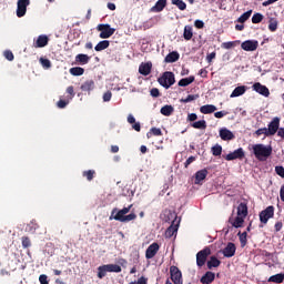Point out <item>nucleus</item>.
<instances>
[{
    "label": "nucleus",
    "mask_w": 284,
    "mask_h": 284,
    "mask_svg": "<svg viewBox=\"0 0 284 284\" xmlns=\"http://www.w3.org/2000/svg\"><path fill=\"white\" fill-rule=\"evenodd\" d=\"M130 210H132V204L129 206H124L122 210H119L114 207L111 211V215L109 217V221H119L120 223H130V221H136L135 213H130ZM129 214V215H126Z\"/></svg>",
    "instance_id": "f257e3e1"
},
{
    "label": "nucleus",
    "mask_w": 284,
    "mask_h": 284,
    "mask_svg": "<svg viewBox=\"0 0 284 284\" xmlns=\"http://www.w3.org/2000/svg\"><path fill=\"white\" fill-rule=\"evenodd\" d=\"M253 154L257 161H264L272 156V145L265 146V144H255L253 145Z\"/></svg>",
    "instance_id": "f03ea898"
},
{
    "label": "nucleus",
    "mask_w": 284,
    "mask_h": 284,
    "mask_svg": "<svg viewBox=\"0 0 284 284\" xmlns=\"http://www.w3.org/2000/svg\"><path fill=\"white\" fill-rule=\"evenodd\" d=\"M158 83L162 85V88H165V90H169V88H172L173 83H176V80L174 78V73L171 71H165L162 77L158 79Z\"/></svg>",
    "instance_id": "7ed1b4c3"
},
{
    "label": "nucleus",
    "mask_w": 284,
    "mask_h": 284,
    "mask_svg": "<svg viewBox=\"0 0 284 284\" xmlns=\"http://www.w3.org/2000/svg\"><path fill=\"white\" fill-rule=\"evenodd\" d=\"M97 30L100 32V39H110L116 32V29L110 27V24H99Z\"/></svg>",
    "instance_id": "20e7f679"
},
{
    "label": "nucleus",
    "mask_w": 284,
    "mask_h": 284,
    "mask_svg": "<svg viewBox=\"0 0 284 284\" xmlns=\"http://www.w3.org/2000/svg\"><path fill=\"white\" fill-rule=\"evenodd\" d=\"M212 254V250L210 247H204L202 251L197 252L196 254V265L197 267H203L207 261V256Z\"/></svg>",
    "instance_id": "39448f33"
},
{
    "label": "nucleus",
    "mask_w": 284,
    "mask_h": 284,
    "mask_svg": "<svg viewBox=\"0 0 284 284\" xmlns=\"http://www.w3.org/2000/svg\"><path fill=\"white\" fill-rule=\"evenodd\" d=\"M170 276L174 284H183V273H181L178 266L173 265L170 267Z\"/></svg>",
    "instance_id": "423d86ee"
},
{
    "label": "nucleus",
    "mask_w": 284,
    "mask_h": 284,
    "mask_svg": "<svg viewBox=\"0 0 284 284\" xmlns=\"http://www.w3.org/2000/svg\"><path fill=\"white\" fill-rule=\"evenodd\" d=\"M281 128V118L275 116L273 120L268 123V128H266L268 136H274L276 132H278Z\"/></svg>",
    "instance_id": "0eeeda50"
},
{
    "label": "nucleus",
    "mask_w": 284,
    "mask_h": 284,
    "mask_svg": "<svg viewBox=\"0 0 284 284\" xmlns=\"http://www.w3.org/2000/svg\"><path fill=\"white\" fill-rule=\"evenodd\" d=\"M270 219H274V206H267L265 210H263L260 213V221L261 223H263L264 225H266L267 221H270Z\"/></svg>",
    "instance_id": "6e6552de"
},
{
    "label": "nucleus",
    "mask_w": 284,
    "mask_h": 284,
    "mask_svg": "<svg viewBox=\"0 0 284 284\" xmlns=\"http://www.w3.org/2000/svg\"><path fill=\"white\" fill-rule=\"evenodd\" d=\"M28 6H30V0H18L17 2V17L21 19V17H26L28 12Z\"/></svg>",
    "instance_id": "1a4fd4ad"
},
{
    "label": "nucleus",
    "mask_w": 284,
    "mask_h": 284,
    "mask_svg": "<svg viewBox=\"0 0 284 284\" xmlns=\"http://www.w3.org/2000/svg\"><path fill=\"white\" fill-rule=\"evenodd\" d=\"M236 159H239L240 161H243V159H245V151L243 150V148H239L234 152H231L225 156V161H236Z\"/></svg>",
    "instance_id": "9d476101"
},
{
    "label": "nucleus",
    "mask_w": 284,
    "mask_h": 284,
    "mask_svg": "<svg viewBox=\"0 0 284 284\" xmlns=\"http://www.w3.org/2000/svg\"><path fill=\"white\" fill-rule=\"evenodd\" d=\"M242 50L245 52H254L258 49V41L256 40H246L241 44Z\"/></svg>",
    "instance_id": "9b49d317"
},
{
    "label": "nucleus",
    "mask_w": 284,
    "mask_h": 284,
    "mask_svg": "<svg viewBox=\"0 0 284 284\" xmlns=\"http://www.w3.org/2000/svg\"><path fill=\"white\" fill-rule=\"evenodd\" d=\"M222 254L225 258H232L236 254V244L229 242L227 245L222 250Z\"/></svg>",
    "instance_id": "f8f14e48"
},
{
    "label": "nucleus",
    "mask_w": 284,
    "mask_h": 284,
    "mask_svg": "<svg viewBox=\"0 0 284 284\" xmlns=\"http://www.w3.org/2000/svg\"><path fill=\"white\" fill-rule=\"evenodd\" d=\"M160 246L159 243L154 242L145 251V258H154L156 254L159 253Z\"/></svg>",
    "instance_id": "ddd939ff"
},
{
    "label": "nucleus",
    "mask_w": 284,
    "mask_h": 284,
    "mask_svg": "<svg viewBox=\"0 0 284 284\" xmlns=\"http://www.w3.org/2000/svg\"><path fill=\"white\" fill-rule=\"evenodd\" d=\"M220 138L222 139V141H234L235 135L227 128H222L220 129Z\"/></svg>",
    "instance_id": "4468645a"
},
{
    "label": "nucleus",
    "mask_w": 284,
    "mask_h": 284,
    "mask_svg": "<svg viewBox=\"0 0 284 284\" xmlns=\"http://www.w3.org/2000/svg\"><path fill=\"white\" fill-rule=\"evenodd\" d=\"M253 90L257 92V94H262V97H270V89L260 82L253 84Z\"/></svg>",
    "instance_id": "2eb2a0df"
},
{
    "label": "nucleus",
    "mask_w": 284,
    "mask_h": 284,
    "mask_svg": "<svg viewBox=\"0 0 284 284\" xmlns=\"http://www.w3.org/2000/svg\"><path fill=\"white\" fill-rule=\"evenodd\" d=\"M139 72L142 77H148L152 72V62H142L139 67Z\"/></svg>",
    "instance_id": "dca6fc26"
},
{
    "label": "nucleus",
    "mask_w": 284,
    "mask_h": 284,
    "mask_svg": "<svg viewBox=\"0 0 284 284\" xmlns=\"http://www.w3.org/2000/svg\"><path fill=\"white\" fill-rule=\"evenodd\" d=\"M205 179H207V169L197 171L195 173V181H194L195 185H201V183H203Z\"/></svg>",
    "instance_id": "f3484780"
},
{
    "label": "nucleus",
    "mask_w": 284,
    "mask_h": 284,
    "mask_svg": "<svg viewBox=\"0 0 284 284\" xmlns=\"http://www.w3.org/2000/svg\"><path fill=\"white\" fill-rule=\"evenodd\" d=\"M214 278H216V274L207 271L200 280L202 284H212L214 283Z\"/></svg>",
    "instance_id": "a211bd4d"
},
{
    "label": "nucleus",
    "mask_w": 284,
    "mask_h": 284,
    "mask_svg": "<svg viewBox=\"0 0 284 284\" xmlns=\"http://www.w3.org/2000/svg\"><path fill=\"white\" fill-rule=\"evenodd\" d=\"M229 223H231L232 227H243V224L245 223V217H242L241 215H237L235 219L230 217Z\"/></svg>",
    "instance_id": "6ab92c4d"
},
{
    "label": "nucleus",
    "mask_w": 284,
    "mask_h": 284,
    "mask_svg": "<svg viewBox=\"0 0 284 284\" xmlns=\"http://www.w3.org/2000/svg\"><path fill=\"white\" fill-rule=\"evenodd\" d=\"M168 6V0H158L155 6L151 8V12H163Z\"/></svg>",
    "instance_id": "aec40b11"
},
{
    "label": "nucleus",
    "mask_w": 284,
    "mask_h": 284,
    "mask_svg": "<svg viewBox=\"0 0 284 284\" xmlns=\"http://www.w3.org/2000/svg\"><path fill=\"white\" fill-rule=\"evenodd\" d=\"M75 63L79 65H88V63H90V57L84 53H79L75 55Z\"/></svg>",
    "instance_id": "412c9836"
},
{
    "label": "nucleus",
    "mask_w": 284,
    "mask_h": 284,
    "mask_svg": "<svg viewBox=\"0 0 284 284\" xmlns=\"http://www.w3.org/2000/svg\"><path fill=\"white\" fill-rule=\"evenodd\" d=\"M245 92H247V87H245V85L236 87L233 90V92L231 93V99H234L236 97H243V94H245Z\"/></svg>",
    "instance_id": "4be33fe9"
},
{
    "label": "nucleus",
    "mask_w": 284,
    "mask_h": 284,
    "mask_svg": "<svg viewBox=\"0 0 284 284\" xmlns=\"http://www.w3.org/2000/svg\"><path fill=\"white\" fill-rule=\"evenodd\" d=\"M179 59H181V55L176 51H172L165 57L164 61L165 63H176Z\"/></svg>",
    "instance_id": "5701e85b"
},
{
    "label": "nucleus",
    "mask_w": 284,
    "mask_h": 284,
    "mask_svg": "<svg viewBox=\"0 0 284 284\" xmlns=\"http://www.w3.org/2000/svg\"><path fill=\"white\" fill-rule=\"evenodd\" d=\"M179 232V224H171L165 231V239H172Z\"/></svg>",
    "instance_id": "b1692460"
},
{
    "label": "nucleus",
    "mask_w": 284,
    "mask_h": 284,
    "mask_svg": "<svg viewBox=\"0 0 284 284\" xmlns=\"http://www.w3.org/2000/svg\"><path fill=\"white\" fill-rule=\"evenodd\" d=\"M237 216H242V219H245L247 216V203L242 202L239 204Z\"/></svg>",
    "instance_id": "393cba45"
},
{
    "label": "nucleus",
    "mask_w": 284,
    "mask_h": 284,
    "mask_svg": "<svg viewBox=\"0 0 284 284\" xmlns=\"http://www.w3.org/2000/svg\"><path fill=\"white\" fill-rule=\"evenodd\" d=\"M82 92H92L94 90V80H87L81 84Z\"/></svg>",
    "instance_id": "a878e982"
},
{
    "label": "nucleus",
    "mask_w": 284,
    "mask_h": 284,
    "mask_svg": "<svg viewBox=\"0 0 284 284\" xmlns=\"http://www.w3.org/2000/svg\"><path fill=\"white\" fill-rule=\"evenodd\" d=\"M194 75H190L189 78H183L178 82V85L180 88H187V85H191V83H194Z\"/></svg>",
    "instance_id": "bb28decb"
},
{
    "label": "nucleus",
    "mask_w": 284,
    "mask_h": 284,
    "mask_svg": "<svg viewBox=\"0 0 284 284\" xmlns=\"http://www.w3.org/2000/svg\"><path fill=\"white\" fill-rule=\"evenodd\" d=\"M48 36H39L34 44V48H45V45H48Z\"/></svg>",
    "instance_id": "cd10ccee"
},
{
    "label": "nucleus",
    "mask_w": 284,
    "mask_h": 284,
    "mask_svg": "<svg viewBox=\"0 0 284 284\" xmlns=\"http://www.w3.org/2000/svg\"><path fill=\"white\" fill-rule=\"evenodd\" d=\"M216 110V105L213 104H205L200 108V112L202 114H212Z\"/></svg>",
    "instance_id": "c85d7f7f"
},
{
    "label": "nucleus",
    "mask_w": 284,
    "mask_h": 284,
    "mask_svg": "<svg viewBox=\"0 0 284 284\" xmlns=\"http://www.w3.org/2000/svg\"><path fill=\"white\" fill-rule=\"evenodd\" d=\"M108 48H110V41L102 40L94 47V50L95 52H102V50H108Z\"/></svg>",
    "instance_id": "c756f323"
},
{
    "label": "nucleus",
    "mask_w": 284,
    "mask_h": 284,
    "mask_svg": "<svg viewBox=\"0 0 284 284\" xmlns=\"http://www.w3.org/2000/svg\"><path fill=\"white\" fill-rule=\"evenodd\" d=\"M183 37H184L185 41H191L192 40V37H194L192 26H185L184 27Z\"/></svg>",
    "instance_id": "7c9ffc66"
},
{
    "label": "nucleus",
    "mask_w": 284,
    "mask_h": 284,
    "mask_svg": "<svg viewBox=\"0 0 284 284\" xmlns=\"http://www.w3.org/2000/svg\"><path fill=\"white\" fill-rule=\"evenodd\" d=\"M70 74H72V77H83V74L85 73V69L81 68V67H73L69 70Z\"/></svg>",
    "instance_id": "2f4dec72"
},
{
    "label": "nucleus",
    "mask_w": 284,
    "mask_h": 284,
    "mask_svg": "<svg viewBox=\"0 0 284 284\" xmlns=\"http://www.w3.org/2000/svg\"><path fill=\"white\" fill-rule=\"evenodd\" d=\"M152 136H163V131H161L159 128H151L146 133V138L152 139Z\"/></svg>",
    "instance_id": "473e14b6"
},
{
    "label": "nucleus",
    "mask_w": 284,
    "mask_h": 284,
    "mask_svg": "<svg viewBox=\"0 0 284 284\" xmlns=\"http://www.w3.org/2000/svg\"><path fill=\"white\" fill-rule=\"evenodd\" d=\"M37 230H39V224L37 223V221H31L26 226V232H28L29 234H34V232H37Z\"/></svg>",
    "instance_id": "72a5a7b5"
},
{
    "label": "nucleus",
    "mask_w": 284,
    "mask_h": 284,
    "mask_svg": "<svg viewBox=\"0 0 284 284\" xmlns=\"http://www.w3.org/2000/svg\"><path fill=\"white\" fill-rule=\"evenodd\" d=\"M283 281H284V273H278V274L272 275V276L268 278V283H277V284H281V283H283Z\"/></svg>",
    "instance_id": "f704fd0d"
},
{
    "label": "nucleus",
    "mask_w": 284,
    "mask_h": 284,
    "mask_svg": "<svg viewBox=\"0 0 284 284\" xmlns=\"http://www.w3.org/2000/svg\"><path fill=\"white\" fill-rule=\"evenodd\" d=\"M209 270H212L213 267H219L221 265V261L216 258V256H211L210 261L206 263Z\"/></svg>",
    "instance_id": "c9c22d12"
},
{
    "label": "nucleus",
    "mask_w": 284,
    "mask_h": 284,
    "mask_svg": "<svg viewBox=\"0 0 284 284\" xmlns=\"http://www.w3.org/2000/svg\"><path fill=\"white\" fill-rule=\"evenodd\" d=\"M160 112L161 114H163V116H172V113L174 112V106L166 104L161 108Z\"/></svg>",
    "instance_id": "e433bc0d"
},
{
    "label": "nucleus",
    "mask_w": 284,
    "mask_h": 284,
    "mask_svg": "<svg viewBox=\"0 0 284 284\" xmlns=\"http://www.w3.org/2000/svg\"><path fill=\"white\" fill-rule=\"evenodd\" d=\"M268 30L270 32H276V30H278V20H276L275 18H270Z\"/></svg>",
    "instance_id": "4c0bfd02"
},
{
    "label": "nucleus",
    "mask_w": 284,
    "mask_h": 284,
    "mask_svg": "<svg viewBox=\"0 0 284 284\" xmlns=\"http://www.w3.org/2000/svg\"><path fill=\"white\" fill-rule=\"evenodd\" d=\"M237 236L240 239L241 247H245V245H247V231H244L243 233L239 232Z\"/></svg>",
    "instance_id": "58836bf2"
},
{
    "label": "nucleus",
    "mask_w": 284,
    "mask_h": 284,
    "mask_svg": "<svg viewBox=\"0 0 284 284\" xmlns=\"http://www.w3.org/2000/svg\"><path fill=\"white\" fill-rule=\"evenodd\" d=\"M192 128H194L195 130H206L207 122H205V120H200L197 122H194L192 124Z\"/></svg>",
    "instance_id": "ea45409f"
},
{
    "label": "nucleus",
    "mask_w": 284,
    "mask_h": 284,
    "mask_svg": "<svg viewBox=\"0 0 284 284\" xmlns=\"http://www.w3.org/2000/svg\"><path fill=\"white\" fill-rule=\"evenodd\" d=\"M239 43H241L240 40L223 42V43H222V48H223L224 50H232V48H235V45H239Z\"/></svg>",
    "instance_id": "a19ab883"
},
{
    "label": "nucleus",
    "mask_w": 284,
    "mask_h": 284,
    "mask_svg": "<svg viewBox=\"0 0 284 284\" xmlns=\"http://www.w3.org/2000/svg\"><path fill=\"white\" fill-rule=\"evenodd\" d=\"M108 267L106 264L101 265L98 267V278H105V275L108 274Z\"/></svg>",
    "instance_id": "79ce46f5"
},
{
    "label": "nucleus",
    "mask_w": 284,
    "mask_h": 284,
    "mask_svg": "<svg viewBox=\"0 0 284 284\" xmlns=\"http://www.w3.org/2000/svg\"><path fill=\"white\" fill-rule=\"evenodd\" d=\"M211 152L213 156H221V154H223V146H221V144H215L212 146Z\"/></svg>",
    "instance_id": "37998d69"
},
{
    "label": "nucleus",
    "mask_w": 284,
    "mask_h": 284,
    "mask_svg": "<svg viewBox=\"0 0 284 284\" xmlns=\"http://www.w3.org/2000/svg\"><path fill=\"white\" fill-rule=\"evenodd\" d=\"M172 6H176L179 10H186L187 4L183 0H171Z\"/></svg>",
    "instance_id": "c03bdc74"
},
{
    "label": "nucleus",
    "mask_w": 284,
    "mask_h": 284,
    "mask_svg": "<svg viewBox=\"0 0 284 284\" xmlns=\"http://www.w3.org/2000/svg\"><path fill=\"white\" fill-rule=\"evenodd\" d=\"M97 174V171L94 170H88L82 172V176H84V179H87V181H92L94 179V175Z\"/></svg>",
    "instance_id": "a18cd8bd"
},
{
    "label": "nucleus",
    "mask_w": 284,
    "mask_h": 284,
    "mask_svg": "<svg viewBox=\"0 0 284 284\" xmlns=\"http://www.w3.org/2000/svg\"><path fill=\"white\" fill-rule=\"evenodd\" d=\"M252 17V10L244 12L239 19L237 23H245Z\"/></svg>",
    "instance_id": "49530a36"
},
{
    "label": "nucleus",
    "mask_w": 284,
    "mask_h": 284,
    "mask_svg": "<svg viewBox=\"0 0 284 284\" xmlns=\"http://www.w3.org/2000/svg\"><path fill=\"white\" fill-rule=\"evenodd\" d=\"M108 272H114L115 274L121 273V266L119 264H106Z\"/></svg>",
    "instance_id": "de8ad7c7"
},
{
    "label": "nucleus",
    "mask_w": 284,
    "mask_h": 284,
    "mask_svg": "<svg viewBox=\"0 0 284 284\" xmlns=\"http://www.w3.org/2000/svg\"><path fill=\"white\" fill-rule=\"evenodd\" d=\"M21 241H22V247L24 250H28V247H32V241H30V237L28 236H22L21 237Z\"/></svg>",
    "instance_id": "09e8293b"
},
{
    "label": "nucleus",
    "mask_w": 284,
    "mask_h": 284,
    "mask_svg": "<svg viewBox=\"0 0 284 284\" xmlns=\"http://www.w3.org/2000/svg\"><path fill=\"white\" fill-rule=\"evenodd\" d=\"M199 94H189L185 99H181V103H191V101H196Z\"/></svg>",
    "instance_id": "8fccbe9b"
},
{
    "label": "nucleus",
    "mask_w": 284,
    "mask_h": 284,
    "mask_svg": "<svg viewBox=\"0 0 284 284\" xmlns=\"http://www.w3.org/2000/svg\"><path fill=\"white\" fill-rule=\"evenodd\" d=\"M264 17L262 13H254L252 17V23H261Z\"/></svg>",
    "instance_id": "3c124183"
},
{
    "label": "nucleus",
    "mask_w": 284,
    "mask_h": 284,
    "mask_svg": "<svg viewBox=\"0 0 284 284\" xmlns=\"http://www.w3.org/2000/svg\"><path fill=\"white\" fill-rule=\"evenodd\" d=\"M40 63H41V65H42L43 68H45L47 70H48L49 68H52V62H50L49 59L41 58V59H40Z\"/></svg>",
    "instance_id": "603ef678"
},
{
    "label": "nucleus",
    "mask_w": 284,
    "mask_h": 284,
    "mask_svg": "<svg viewBox=\"0 0 284 284\" xmlns=\"http://www.w3.org/2000/svg\"><path fill=\"white\" fill-rule=\"evenodd\" d=\"M67 94H69V101H72L75 97L74 87L70 85L67 88Z\"/></svg>",
    "instance_id": "864d4df0"
},
{
    "label": "nucleus",
    "mask_w": 284,
    "mask_h": 284,
    "mask_svg": "<svg viewBox=\"0 0 284 284\" xmlns=\"http://www.w3.org/2000/svg\"><path fill=\"white\" fill-rule=\"evenodd\" d=\"M3 57L7 59V61H14V53H12L10 50L4 51Z\"/></svg>",
    "instance_id": "5fc2aeb1"
},
{
    "label": "nucleus",
    "mask_w": 284,
    "mask_h": 284,
    "mask_svg": "<svg viewBox=\"0 0 284 284\" xmlns=\"http://www.w3.org/2000/svg\"><path fill=\"white\" fill-rule=\"evenodd\" d=\"M69 103H70V100H59V101L57 102V106H58L60 110H63V108H67Z\"/></svg>",
    "instance_id": "6e6d98bb"
},
{
    "label": "nucleus",
    "mask_w": 284,
    "mask_h": 284,
    "mask_svg": "<svg viewBox=\"0 0 284 284\" xmlns=\"http://www.w3.org/2000/svg\"><path fill=\"white\" fill-rule=\"evenodd\" d=\"M256 136H261L264 134L265 136H270V133L267 132V128H262L255 131Z\"/></svg>",
    "instance_id": "4d7b16f0"
},
{
    "label": "nucleus",
    "mask_w": 284,
    "mask_h": 284,
    "mask_svg": "<svg viewBox=\"0 0 284 284\" xmlns=\"http://www.w3.org/2000/svg\"><path fill=\"white\" fill-rule=\"evenodd\" d=\"M227 114H230L227 111H217L214 113V116L215 119H223V116H227Z\"/></svg>",
    "instance_id": "13d9d810"
},
{
    "label": "nucleus",
    "mask_w": 284,
    "mask_h": 284,
    "mask_svg": "<svg viewBox=\"0 0 284 284\" xmlns=\"http://www.w3.org/2000/svg\"><path fill=\"white\" fill-rule=\"evenodd\" d=\"M194 26L197 30H203V28H205V22H203V20H195Z\"/></svg>",
    "instance_id": "bf43d9fd"
},
{
    "label": "nucleus",
    "mask_w": 284,
    "mask_h": 284,
    "mask_svg": "<svg viewBox=\"0 0 284 284\" xmlns=\"http://www.w3.org/2000/svg\"><path fill=\"white\" fill-rule=\"evenodd\" d=\"M150 94H151V97H153L154 99H158V97H161V92L159 91L158 88L151 89Z\"/></svg>",
    "instance_id": "052dcab7"
},
{
    "label": "nucleus",
    "mask_w": 284,
    "mask_h": 284,
    "mask_svg": "<svg viewBox=\"0 0 284 284\" xmlns=\"http://www.w3.org/2000/svg\"><path fill=\"white\" fill-rule=\"evenodd\" d=\"M275 172L277 176H281V179H284V168L283 166H275Z\"/></svg>",
    "instance_id": "680f3d73"
},
{
    "label": "nucleus",
    "mask_w": 284,
    "mask_h": 284,
    "mask_svg": "<svg viewBox=\"0 0 284 284\" xmlns=\"http://www.w3.org/2000/svg\"><path fill=\"white\" fill-rule=\"evenodd\" d=\"M194 161H196V158L194 155H191L184 163L185 168H190V165H192V163H194Z\"/></svg>",
    "instance_id": "e2e57ef3"
},
{
    "label": "nucleus",
    "mask_w": 284,
    "mask_h": 284,
    "mask_svg": "<svg viewBox=\"0 0 284 284\" xmlns=\"http://www.w3.org/2000/svg\"><path fill=\"white\" fill-rule=\"evenodd\" d=\"M39 282L40 284H50V282L48 281V275L45 274L39 276Z\"/></svg>",
    "instance_id": "0e129e2a"
},
{
    "label": "nucleus",
    "mask_w": 284,
    "mask_h": 284,
    "mask_svg": "<svg viewBox=\"0 0 284 284\" xmlns=\"http://www.w3.org/2000/svg\"><path fill=\"white\" fill-rule=\"evenodd\" d=\"M112 100V91H106L104 94H103V101L104 102H108V101H111Z\"/></svg>",
    "instance_id": "69168bd1"
},
{
    "label": "nucleus",
    "mask_w": 284,
    "mask_h": 284,
    "mask_svg": "<svg viewBox=\"0 0 284 284\" xmlns=\"http://www.w3.org/2000/svg\"><path fill=\"white\" fill-rule=\"evenodd\" d=\"M280 199H281L282 203H284V184L280 189Z\"/></svg>",
    "instance_id": "338daca9"
},
{
    "label": "nucleus",
    "mask_w": 284,
    "mask_h": 284,
    "mask_svg": "<svg viewBox=\"0 0 284 284\" xmlns=\"http://www.w3.org/2000/svg\"><path fill=\"white\" fill-rule=\"evenodd\" d=\"M136 284H148V278L141 276L140 278H138V282H135Z\"/></svg>",
    "instance_id": "774afa93"
}]
</instances>
